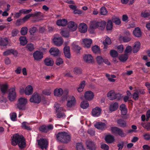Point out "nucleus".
<instances>
[{
    "label": "nucleus",
    "instance_id": "1",
    "mask_svg": "<svg viewBox=\"0 0 150 150\" xmlns=\"http://www.w3.org/2000/svg\"><path fill=\"white\" fill-rule=\"evenodd\" d=\"M11 144L12 145L15 146L18 145L21 149H23L25 147L26 141L23 136L20 135L18 134H15L11 137Z\"/></svg>",
    "mask_w": 150,
    "mask_h": 150
},
{
    "label": "nucleus",
    "instance_id": "2",
    "mask_svg": "<svg viewBox=\"0 0 150 150\" xmlns=\"http://www.w3.org/2000/svg\"><path fill=\"white\" fill-rule=\"evenodd\" d=\"M107 97L110 100L117 99L119 100L122 98V94L119 93H115L114 91L111 90L108 93Z\"/></svg>",
    "mask_w": 150,
    "mask_h": 150
},
{
    "label": "nucleus",
    "instance_id": "3",
    "mask_svg": "<svg viewBox=\"0 0 150 150\" xmlns=\"http://www.w3.org/2000/svg\"><path fill=\"white\" fill-rule=\"evenodd\" d=\"M111 130L112 133L118 135L122 137H125L126 134L121 128L116 127H111Z\"/></svg>",
    "mask_w": 150,
    "mask_h": 150
},
{
    "label": "nucleus",
    "instance_id": "4",
    "mask_svg": "<svg viewBox=\"0 0 150 150\" xmlns=\"http://www.w3.org/2000/svg\"><path fill=\"white\" fill-rule=\"evenodd\" d=\"M27 99L25 98L21 97L18 100V103L17 104L18 108L20 110H25L26 109V105L27 103Z\"/></svg>",
    "mask_w": 150,
    "mask_h": 150
},
{
    "label": "nucleus",
    "instance_id": "5",
    "mask_svg": "<svg viewBox=\"0 0 150 150\" xmlns=\"http://www.w3.org/2000/svg\"><path fill=\"white\" fill-rule=\"evenodd\" d=\"M41 100V96L40 94L37 92H35L30 99V101L31 103L37 104L39 103Z\"/></svg>",
    "mask_w": 150,
    "mask_h": 150
},
{
    "label": "nucleus",
    "instance_id": "6",
    "mask_svg": "<svg viewBox=\"0 0 150 150\" xmlns=\"http://www.w3.org/2000/svg\"><path fill=\"white\" fill-rule=\"evenodd\" d=\"M38 145L42 149H46L48 146V142L45 139L42 138L37 140Z\"/></svg>",
    "mask_w": 150,
    "mask_h": 150
},
{
    "label": "nucleus",
    "instance_id": "7",
    "mask_svg": "<svg viewBox=\"0 0 150 150\" xmlns=\"http://www.w3.org/2000/svg\"><path fill=\"white\" fill-rule=\"evenodd\" d=\"M16 93L15 87L11 88L9 90L8 97L11 101H13L16 98Z\"/></svg>",
    "mask_w": 150,
    "mask_h": 150
},
{
    "label": "nucleus",
    "instance_id": "8",
    "mask_svg": "<svg viewBox=\"0 0 150 150\" xmlns=\"http://www.w3.org/2000/svg\"><path fill=\"white\" fill-rule=\"evenodd\" d=\"M33 56L35 60L39 61L43 57V53L42 52L37 50L33 54Z\"/></svg>",
    "mask_w": 150,
    "mask_h": 150
},
{
    "label": "nucleus",
    "instance_id": "9",
    "mask_svg": "<svg viewBox=\"0 0 150 150\" xmlns=\"http://www.w3.org/2000/svg\"><path fill=\"white\" fill-rule=\"evenodd\" d=\"M102 111L100 108L96 107L93 108L92 112V115L94 117H98L100 115L101 112Z\"/></svg>",
    "mask_w": 150,
    "mask_h": 150
},
{
    "label": "nucleus",
    "instance_id": "10",
    "mask_svg": "<svg viewBox=\"0 0 150 150\" xmlns=\"http://www.w3.org/2000/svg\"><path fill=\"white\" fill-rule=\"evenodd\" d=\"M54 45L57 46H60L62 44L63 41L61 37H54L52 39Z\"/></svg>",
    "mask_w": 150,
    "mask_h": 150
},
{
    "label": "nucleus",
    "instance_id": "11",
    "mask_svg": "<svg viewBox=\"0 0 150 150\" xmlns=\"http://www.w3.org/2000/svg\"><path fill=\"white\" fill-rule=\"evenodd\" d=\"M70 100H68L67 99V105L68 107H71L75 105L76 103L75 98L73 96H70L69 97Z\"/></svg>",
    "mask_w": 150,
    "mask_h": 150
},
{
    "label": "nucleus",
    "instance_id": "12",
    "mask_svg": "<svg viewBox=\"0 0 150 150\" xmlns=\"http://www.w3.org/2000/svg\"><path fill=\"white\" fill-rule=\"evenodd\" d=\"M94 97L93 93L91 91H86L84 94L85 99L88 100H92Z\"/></svg>",
    "mask_w": 150,
    "mask_h": 150
},
{
    "label": "nucleus",
    "instance_id": "13",
    "mask_svg": "<svg viewBox=\"0 0 150 150\" xmlns=\"http://www.w3.org/2000/svg\"><path fill=\"white\" fill-rule=\"evenodd\" d=\"M68 27L69 30L71 31H74L76 30L77 28V25L74 22L70 21L67 23Z\"/></svg>",
    "mask_w": 150,
    "mask_h": 150
},
{
    "label": "nucleus",
    "instance_id": "14",
    "mask_svg": "<svg viewBox=\"0 0 150 150\" xmlns=\"http://www.w3.org/2000/svg\"><path fill=\"white\" fill-rule=\"evenodd\" d=\"M95 127L98 129L100 130H104L106 127V124L101 122H97L95 125Z\"/></svg>",
    "mask_w": 150,
    "mask_h": 150
},
{
    "label": "nucleus",
    "instance_id": "15",
    "mask_svg": "<svg viewBox=\"0 0 150 150\" xmlns=\"http://www.w3.org/2000/svg\"><path fill=\"white\" fill-rule=\"evenodd\" d=\"M119 104L117 102L112 103L109 107V109L110 111L112 112L116 110L118 108Z\"/></svg>",
    "mask_w": 150,
    "mask_h": 150
},
{
    "label": "nucleus",
    "instance_id": "16",
    "mask_svg": "<svg viewBox=\"0 0 150 150\" xmlns=\"http://www.w3.org/2000/svg\"><path fill=\"white\" fill-rule=\"evenodd\" d=\"M79 31L81 33H86L87 30V25L84 23H80L79 26Z\"/></svg>",
    "mask_w": 150,
    "mask_h": 150
},
{
    "label": "nucleus",
    "instance_id": "17",
    "mask_svg": "<svg viewBox=\"0 0 150 150\" xmlns=\"http://www.w3.org/2000/svg\"><path fill=\"white\" fill-rule=\"evenodd\" d=\"M105 140L107 144H111L114 142L115 137L112 135L108 134L105 136Z\"/></svg>",
    "mask_w": 150,
    "mask_h": 150
},
{
    "label": "nucleus",
    "instance_id": "18",
    "mask_svg": "<svg viewBox=\"0 0 150 150\" xmlns=\"http://www.w3.org/2000/svg\"><path fill=\"white\" fill-rule=\"evenodd\" d=\"M88 149L90 150H95L96 147L94 142L91 141H88L86 142Z\"/></svg>",
    "mask_w": 150,
    "mask_h": 150
},
{
    "label": "nucleus",
    "instance_id": "19",
    "mask_svg": "<svg viewBox=\"0 0 150 150\" xmlns=\"http://www.w3.org/2000/svg\"><path fill=\"white\" fill-rule=\"evenodd\" d=\"M49 52L51 55L54 56H57L59 53V50L56 47H51L49 50Z\"/></svg>",
    "mask_w": 150,
    "mask_h": 150
},
{
    "label": "nucleus",
    "instance_id": "20",
    "mask_svg": "<svg viewBox=\"0 0 150 150\" xmlns=\"http://www.w3.org/2000/svg\"><path fill=\"white\" fill-rule=\"evenodd\" d=\"M117 124L121 127H125L127 126L126 121L122 119H119L117 120Z\"/></svg>",
    "mask_w": 150,
    "mask_h": 150
},
{
    "label": "nucleus",
    "instance_id": "21",
    "mask_svg": "<svg viewBox=\"0 0 150 150\" xmlns=\"http://www.w3.org/2000/svg\"><path fill=\"white\" fill-rule=\"evenodd\" d=\"M8 38H0V46H6L8 44Z\"/></svg>",
    "mask_w": 150,
    "mask_h": 150
},
{
    "label": "nucleus",
    "instance_id": "22",
    "mask_svg": "<svg viewBox=\"0 0 150 150\" xmlns=\"http://www.w3.org/2000/svg\"><path fill=\"white\" fill-rule=\"evenodd\" d=\"M45 64L48 66H52L54 64V61L51 58L47 57L44 60Z\"/></svg>",
    "mask_w": 150,
    "mask_h": 150
},
{
    "label": "nucleus",
    "instance_id": "23",
    "mask_svg": "<svg viewBox=\"0 0 150 150\" xmlns=\"http://www.w3.org/2000/svg\"><path fill=\"white\" fill-rule=\"evenodd\" d=\"M83 43L85 47L87 48H89L92 43V40L91 39H85L83 40Z\"/></svg>",
    "mask_w": 150,
    "mask_h": 150
},
{
    "label": "nucleus",
    "instance_id": "24",
    "mask_svg": "<svg viewBox=\"0 0 150 150\" xmlns=\"http://www.w3.org/2000/svg\"><path fill=\"white\" fill-rule=\"evenodd\" d=\"M134 35L136 37H140L142 35V32L139 27L136 28L133 31Z\"/></svg>",
    "mask_w": 150,
    "mask_h": 150
},
{
    "label": "nucleus",
    "instance_id": "25",
    "mask_svg": "<svg viewBox=\"0 0 150 150\" xmlns=\"http://www.w3.org/2000/svg\"><path fill=\"white\" fill-rule=\"evenodd\" d=\"M67 23V21L65 19H59L57 20V24L59 26H65Z\"/></svg>",
    "mask_w": 150,
    "mask_h": 150
},
{
    "label": "nucleus",
    "instance_id": "26",
    "mask_svg": "<svg viewBox=\"0 0 150 150\" xmlns=\"http://www.w3.org/2000/svg\"><path fill=\"white\" fill-rule=\"evenodd\" d=\"M140 43L139 42H135L134 46L132 52L134 53L137 52L139 50L140 47Z\"/></svg>",
    "mask_w": 150,
    "mask_h": 150
},
{
    "label": "nucleus",
    "instance_id": "27",
    "mask_svg": "<svg viewBox=\"0 0 150 150\" xmlns=\"http://www.w3.org/2000/svg\"><path fill=\"white\" fill-rule=\"evenodd\" d=\"M84 60L88 63H92L93 62V58L90 54L86 55L83 57Z\"/></svg>",
    "mask_w": 150,
    "mask_h": 150
},
{
    "label": "nucleus",
    "instance_id": "28",
    "mask_svg": "<svg viewBox=\"0 0 150 150\" xmlns=\"http://www.w3.org/2000/svg\"><path fill=\"white\" fill-rule=\"evenodd\" d=\"M120 110H121V113L122 115H125L126 114L127 109L125 104H122L120 106Z\"/></svg>",
    "mask_w": 150,
    "mask_h": 150
},
{
    "label": "nucleus",
    "instance_id": "29",
    "mask_svg": "<svg viewBox=\"0 0 150 150\" xmlns=\"http://www.w3.org/2000/svg\"><path fill=\"white\" fill-rule=\"evenodd\" d=\"M25 93L26 95H29L31 94L33 92V88L31 85H28L26 87Z\"/></svg>",
    "mask_w": 150,
    "mask_h": 150
},
{
    "label": "nucleus",
    "instance_id": "30",
    "mask_svg": "<svg viewBox=\"0 0 150 150\" xmlns=\"http://www.w3.org/2000/svg\"><path fill=\"white\" fill-rule=\"evenodd\" d=\"M65 135L63 139L62 140V142L63 143H67L71 140V137L70 135L65 132Z\"/></svg>",
    "mask_w": 150,
    "mask_h": 150
},
{
    "label": "nucleus",
    "instance_id": "31",
    "mask_svg": "<svg viewBox=\"0 0 150 150\" xmlns=\"http://www.w3.org/2000/svg\"><path fill=\"white\" fill-rule=\"evenodd\" d=\"M63 93V91L61 88H56L54 91V93L55 96H60L62 95Z\"/></svg>",
    "mask_w": 150,
    "mask_h": 150
},
{
    "label": "nucleus",
    "instance_id": "32",
    "mask_svg": "<svg viewBox=\"0 0 150 150\" xmlns=\"http://www.w3.org/2000/svg\"><path fill=\"white\" fill-rule=\"evenodd\" d=\"M65 132H62L58 133L57 135V139L61 142H62V139H63L64 137L65 136Z\"/></svg>",
    "mask_w": 150,
    "mask_h": 150
},
{
    "label": "nucleus",
    "instance_id": "33",
    "mask_svg": "<svg viewBox=\"0 0 150 150\" xmlns=\"http://www.w3.org/2000/svg\"><path fill=\"white\" fill-rule=\"evenodd\" d=\"M8 85L6 84H3L1 86V90L2 93L5 94L6 93L8 89Z\"/></svg>",
    "mask_w": 150,
    "mask_h": 150
},
{
    "label": "nucleus",
    "instance_id": "34",
    "mask_svg": "<svg viewBox=\"0 0 150 150\" xmlns=\"http://www.w3.org/2000/svg\"><path fill=\"white\" fill-rule=\"evenodd\" d=\"M21 125V127L23 129L28 130L31 129L29 126V124L26 122H23L22 123Z\"/></svg>",
    "mask_w": 150,
    "mask_h": 150
},
{
    "label": "nucleus",
    "instance_id": "35",
    "mask_svg": "<svg viewBox=\"0 0 150 150\" xmlns=\"http://www.w3.org/2000/svg\"><path fill=\"white\" fill-rule=\"evenodd\" d=\"M106 25V22L104 21L101 22H98V27L99 29L101 30H103L104 29Z\"/></svg>",
    "mask_w": 150,
    "mask_h": 150
},
{
    "label": "nucleus",
    "instance_id": "36",
    "mask_svg": "<svg viewBox=\"0 0 150 150\" xmlns=\"http://www.w3.org/2000/svg\"><path fill=\"white\" fill-rule=\"evenodd\" d=\"M89 103L87 100H83L82 102L80 104V106L83 109L87 108L89 106Z\"/></svg>",
    "mask_w": 150,
    "mask_h": 150
},
{
    "label": "nucleus",
    "instance_id": "37",
    "mask_svg": "<svg viewBox=\"0 0 150 150\" xmlns=\"http://www.w3.org/2000/svg\"><path fill=\"white\" fill-rule=\"evenodd\" d=\"M20 40L21 44L23 46L25 45L27 43V40L26 37L25 36H21L20 37Z\"/></svg>",
    "mask_w": 150,
    "mask_h": 150
},
{
    "label": "nucleus",
    "instance_id": "38",
    "mask_svg": "<svg viewBox=\"0 0 150 150\" xmlns=\"http://www.w3.org/2000/svg\"><path fill=\"white\" fill-rule=\"evenodd\" d=\"M128 58V54L126 53L124 54H122L119 57L120 60L122 62H125L127 60Z\"/></svg>",
    "mask_w": 150,
    "mask_h": 150
},
{
    "label": "nucleus",
    "instance_id": "39",
    "mask_svg": "<svg viewBox=\"0 0 150 150\" xmlns=\"http://www.w3.org/2000/svg\"><path fill=\"white\" fill-rule=\"evenodd\" d=\"M85 81H83L80 84L79 86L77 88V91L79 92H80L83 91L85 86Z\"/></svg>",
    "mask_w": 150,
    "mask_h": 150
},
{
    "label": "nucleus",
    "instance_id": "40",
    "mask_svg": "<svg viewBox=\"0 0 150 150\" xmlns=\"http://www.w3.org/2000/svg\"><path fill=\"white\" fill-rule=\"evenodd\" d=\"M111 43V40L110 38L108 37L106 38L103 42V44L104 46V48H107V45H110Z\"/></svg>",
    "mask_w": 150,
    "mask_h": 150
},
{
    "label": "nucleus",
    "instance_id": "41",
    "mask_svg": "<svg viewBox=\"0 0 150 150\" xmlns=\"http://www.w3.org/2000/svg\"><path fill=\"white\" fill-rule=\"evenodd\" d=\"M25 48L28 51L31 52L34 49V45L32 43H28L26 45Z\"/></svg>",
    "mask_w": 150,
    "mask_h": 150
},
{
    "label": "nucleus",
    "instance_id": "42",
    "mask_svg": "<svg viewBox=\"0 0 150 150\" xmlns=\"http://www.w3.org/2000/svg\"><path fill=\"white\" fill-rule=\"evenodd\" d=\"M113 27L112 23L111 20H110L108 22L106 25V28L107 30H111Z\"/></svg>",
    "mask_w": 150,
    "mask_h": 150
},
{
    "label": "nucleus",
    "instance_id": "43",
    "mask_svg": "<svg viewBox=\"0 0 150 150\" xmlns=\"http://www.w3.org/2000/svg\"><path fill=\"white\" fill-rule=\"evenodd\" d=\"M60 104L56 102L54 104V107L56 108V112H58L59 111H62L63 110V108L60 107Z\"/></svg>",
    "mask_w": 150,
    "mask_h": 150
},
{
    "label": "nucleus",
    "instance_id": "44",
    "mask_svg": "<svg viewBox=\"0 0 150 150\" xmlns=\"http://www.w3.org/2000/svg\"><path fill=\"white\" fill-rule=\"evenodd\" d=\"M90 27L95 29L98 28V21H95L92 22L90 25Z\"/></svg>",
    "mask_w": 150,
    "mask_h": 150
},
{
    "label": "nucleus",
    "instance_id": "45",
    "mask_svg": "<svg viewBox=\"0 0 150 150\" xmlns=\"http://www.w3.org/2000/svg\"><path fill=\"white\" fill-rule=\"evenodd\" d=\"M92 50L93 52L95 53H98L100 51L99 47L97 45L93 46L92 48Z\"/></svg>",
    "mask_w": 150,
    "mask_h": 150
},
{
    "label": "nucleus",
    "instance_id": "46",
    "mask_svg": "<svg viewBox=\"0 0 150 150\" xmlns=\"http://www.w3.org/2000/svg\"><path fill=\"white\" fill-rule=\"evenodd\" d=\"M110 54L112 57H116L118 56L117 52L115 50H111L110 51Z\"/></svg>",
    "mask_w": 150,
    "mask_h": 150
},
{
    "label": "nucleus",
    "instance_id": "47",
    "mask_svg": "<svg viewBox=\"0 0 150 150\" xmlns=\"http://www.w3.org/2000/svg\"><path fill=\"white\" fill-rule=\"evenodd\" d=\"M28 30V29L27 27H23L21 29V33L22 35H25L27 34Z\"/></svg>",
    "mask_w": 150,
    "mask_h": 150
},
{
    "label": "nucleus",
    "instance_id": "48",
    "mask_svg": "<svg viewBox=\"0 0 150 150\" xmlns=\"http://www.w3.org/2000/svg\"><path fill=\"white\" fill-rule=\"evenodd\" d=\"M39 130L41 132L45 133H47L48 132L47 126L45 125H43L39 127Z\"/></svg>",
    "mask_w": 150,
    "mask_h": 150
},
{
    "label": "nucleus",
    "instance_id": "49",
    "mask_svg": "<svg viewBox=\"0 0 150 150\" xmlns=\"http://www.w3.org/2000/svg\"><path fill=\"white\" fill-rule=\"evenodd\" d=\"M63 59L61 58H58L55 61V64L57 66H59L63 63Z\"/></svg>",
    "mask_w": 150,
    "mask_h": 150
},
{
    "label": "nucleus",
    "instance_id": "50",
    "mask_svg": "<svg viewBox=\"0 0 150 150\" xmlns=\"http://www.w3.org/2000/svg\"><path fill=\"white\" fill-rule=\"evenodd\" d=\"M62 35L64 37H68L69 36V32L66 30H62L61 32Z\"/></svg>",
    "mask_w": 150,
    "mask_h": 150
},
{
    "label": "nucleus",
    "instance_id": "51",
    "mask_svg": "<svg viewBox=\"0 0 150 150\" xmlns=\"http://www.w3.org/2000/svg\"><path fill=\"white\" fill-rule=\"evenodd\" d=\"M62 111H59L58 112H57V117L58 118H64L65 117V115L64 113L61 112Z\"/></svg>",
    "mask_w": 150,
    "mask_h": 150
},
{
    "label": "nucleus",
    "instance_id": "52",
    "mask_svg": "<svg viewBox=\"0 0 150 150\" xmlns=\"http://www.w3.org/2000/svg\"><path fill=\"white\" fill-rule=\"evenodd\" d=\"M100 13L101 15H104L106 14L108 11L104 7H102L100 9Z\"/></svg>",
    "mask_w": 150,
    "mask_h": 150
},
{
    "label": "nucleus",
    "instance_id": "53",
    "mask_svg": "<svg viewBox=\"0 0 150 150\" xmlns=\"http://www.w3.org/2000/svg\"><path fill=\"white\" fill-rule=\"evenodd\" d=\"M112 22L117 25H119L121 23L120 20L118 18H113L112 19Z\"/></svg>",
    "mask_w": 150,
    "mask_h": 150
},
{
    "label": "nucleus",
    "instance_id": "54",
    "mask_svg": "<svg viewBox=\"0 0 150 150\" xmlns=\"http://www.w3.org/2000/svg\"><path fill=\"white\" fill-rule=\"evenodd\" d=\"M103 59L102 57L100 56H97L96 58L97 61L99 64H101L103 63Z\"/></svg>",
    "mask_w": 150,
    "mask_h": 150
},
{
    "label": "nucleus",
    "instance_id": "55",
    "mask_svg": "<svg viewBox=\"0 0 150 150\" xmlns=\"http://www.w3.org/2000/svg\"><path fill=\"white\" fill-rule=\"evenodd\" d=\"M131 39V36H125L122 38L123 41L124 42H127L130 41Z\"/></svg>",
    "mask_w": 150,
    "mask_h": 150
},
{
    "label": "nucleus",
    "instance_id": "56",
    "mask_svg": "<svg viewBox=\"0 0 150 150\" xmlns=\"http://www.w3.org/2000/svg\"><path fill=\"white\" fill-rule=\"evenodd\" d=\"M76 148L77 150H85L82 144L80 143H77Z\"/></svg>",
    "mask_w": 150,
    "mask_h": 150
},
{
    "label": "nucleus",
    "instance_id": "57",
    "mask_svg": "<svg viewBox=\"0 0 150 150\" xmlns=\"http://www.w3.org/2000/svg\"><path fill=\"white\" fill-rule=\"evenodd\" d=\"M11 120L13 121H15L16 120L17 115L15 112L10 114Z\"/></svg>",
    "mask_w": 150,
    "mask_h": 150
},
{
    "label": "nucleus",
    "instance_id": "58",
    "mask_svg": "<svg viewBox=\"0 0 150 150\" xmlns=\"http://www.w3.org/2000/svg\"><path fill=\"white\" fill-rule=\"evenodd\" d=\"M73 47L74 50L76 51H77L79 53L81 49V47L78 45L75 44H73Z\"/></svg>",
    "mask_w": 150,
    "mask_h": 150
},
{
    "label": "nucleus",
    "instance_id": "59",
    "mask_svg": "<svg viewBox=\"0 0 150 150\" xmlns=\"http://www.w3.org/2000/svg\"><path fill=\"white\" fill-rule=\"evenodd\" d=\"M37 30V28L35 27H33L30 28L29 29V32L30 35H33L35 33Z\"/></svg>",
    "mask_w": 150,
    "mask_h": 150
},
{
    "label": "nucleus",
    "instance_id": "60",
    "mask_svg": "<svg viewBox=\"0 0 150 150\" xmlns=\"http://www.w3.org/2000/svg\"><path fill=\"white\" fill-rule=\"evenodd\" d=\"M12 52H13L12 51V49L8 50L6 51H4L3 52V54L4 56L10 55L12 54Z\"/></svg>",
    "mask_w": 150,
    "mask_h": 150
},
{
    "label": "nucleus",
    "instance_id": "61",
    "mask_svg": "<svg viewBox=\"0 0 150 150\" xmlns=\"http://www.w3.org/2000/svg\"><path fill=\"white\" fill-rule=\"evenodd\" d=\"M132 97L135 100H137L138 99L139 97V94L136 91L132 94Z\"/></svg>",
    "mask_w": 150,
    "mask_h": 150
},
{
    "label": "nucleus",
    "instance_id": "62",
    "mask_svg": "<svg viewBox=\"0 0 150 150\" xmlns=\"http://www.w3.org/2000/svg\"><path fill=\"white\" fill-rule=\"evenodd\" d=\"M41 13L40 12H35L34 13H31V16L33 17H38L41 16Z\"/></svg>",
    "mask_w": 150,
    "mask_h": 150
},
{
    "label": "nucleus",
    "instance_id": "63",
    "mask_svg": "<svg viewBox=\"0 0 150 150\" xmlns=\"http://www.w3.org/2000/svg\"><path fill=\"white\" fill-rule=\"evenodd\" d=\"M100 148L103 150H108L109 149V146L105 144H101Z\"/></svg>",
    "mask_w": 150,
    "mask_h": 150
},
{
    "label": "nucleus",
    "instance_id": "64",
    "mask_svg": "<svg viewBox=\"0 0 150 150\" xmlns=\"http://www.w3.org/2000/svg\"><path fill=\"white\" fill-rule=\"evenodd\" d=\"M142 16L144 18L150 16V12L149 11H145L144 13H142Z\"/></svg>",
    "mask_w": 150,
    "mask_h": 150
}]
</instances>
